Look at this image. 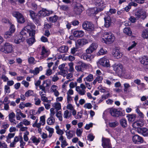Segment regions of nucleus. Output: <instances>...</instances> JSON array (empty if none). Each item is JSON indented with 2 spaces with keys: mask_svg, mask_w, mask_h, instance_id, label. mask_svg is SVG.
I'll return each instance as SVG.
<instances>
[{
  "mask_svg": "<svg viewBox=\"0 0 148 148\" xmlns=\"http://www.w3.org/2000/svg\"><path fill=\"white\" fill-rule=\"evenodd\" d=\"M10 87L7 85H5L4 86V92L5 94L8 95L10 92Z\"/></svg>",
  "mask_w": 148,
  "mask_h": 148,
  "instance_id": "obj_57",
  "label": "nucleus"
},
{
  "mask_svg": "<svg viewBox=\"0 0 148 148\" xmlns=\"http://www.w3.org/2000/svg\"><path fill=\"white\" fill-rule=\"evenodd\" d=\"M15 136V133H9L6 137V141L8 143L10 142V139Z\"/></svg>",
  "mask_w": 148,
  "mask_h": 148,
  "instance_id": "obj_40",
  "label": "nucleus"
},
{
  "mask_svg": "<svg viewBox=\"0 0 148 148\" xmlns=\"http://www.w3.org/2000/svg\"><path fill=\"white\" fill-rule=\"evenodd\" d=\"M29 12L30 16L33 19H35L36 18L37 16L33 11L30 10L29 11Z\"/></svg>",
  "mask_w": 148,
  "mask_h": 148,
  "instance_id": "obj_49",
  "label": "nucleus"
},
{
  "mask_svg": "<svg viewBox=\"0 0 148 148\" xmlns=\"http://www.w3.org/2000/svg\"><path fill=\"white\" fill-rule=\"evenodd\" d=\"M97 64L98 65L104 67H108L110 66L109 60L105 56L99 59L97 62Z\"/></svg>",
  "mask_w": 148,
  "mask_h": 148,
  "instance_id": "obj_3",
  "label": "nucleus"
},
{
  "mask_svg": "<svg viewBox=\"0 0 148 148\" xmlns=\"http://www.w3.org/2000/svg\"><path fill=\"white\" fill-rule=\"evenodd\" d=\"M138 132L144 136H148V129L146 128H140L137 129Z\"/></svg>",
  "mask_w": 148,
  "mask_h": 148,
  "instance_id": "obj_19",
  "label": "nucleus"
},
{
  "mask_svg": "<svg viewBox=\"0 0 148 148\" xmlns=\"http://www.w3.org/2000/svg\"><path fill=\"white\" fill-rule=\"evenodd\" d=\"M133 142L136 144H138V143H143L144 140L143 138L141 136L137 135H136L133 136L132 138Z\"/></svg>",
  "mask_w": 148,
  "mask_h": 148,
  "instance_id": "obj_14",
  "label": "nucleus"
},
{
  "mask_svg": "<svg viewBox=\"0 0 148 148\" xmlns=\"http://www.w3.org/2000/svg\"><path fill=\"white\" fill-rule=\"evenodd\" d=\"M143 120L140 119L134 122L132 126L134 128H137L139 127H142L144 125Z\"/></svg>",
  "mask_w": 148,
  "mask_h": 148,
  "instance_id": "obj_21",
  "label": "nucleus"
},
{
  "mask_svg": "<svg viewBox=\"0 0 148 148\" xmlns=\"http://www.w3.org/2000/svg\"><path fill=\"white\" fill-rule=\"evenodd\" d=\"M35 121L34 123L32 124V126L33 127H36L37 128L40 127V124L39 122L38 123V117L36 118V119H35Z\"/></svg>",
  "mask_w": 148,
  "mask_h": 148,
  "instance_id": "obj_54",
  "label": "nucleus"
},
{
  "mask_svg": "<svg viewBox=\"0 0 148 148\" xmlns=\"http://www.w3.org/2000/svg\"><path fill=\"white\" fill-rule=\"evenodd\" d=\"M105 21L104 25L106 27H110L112 24L111 19L109 16L105 17L104 18Z\"/></svg>",
  "mask_w": 148,
  "mask_h": 148,
  "instance_id": "obj_24",
  "label": "nucleus"
},
{
  "mask_svg": "<svg viewBox=\"0 0 148 148\" xmlns=\"http://www.w3.org/2000/svg\"><path fill=\"white\" fill-rule=\"evenodd\" d=\"M102 42L106 43H111L115 40L113 34L111 33L106 32L101 36Z\"/></svg>",
  "mask_w": 148,
  "mask_h": 148,
  "instance_id": "obj_1",
  "label": "nucleus"
},
{
  "mask_svg": "<svg viewBox=\"0 0 148 148\" xmlns=\"http://www.w3.org/2000/svg\"><path fill=\"white\" fill-rule=\"evenodd\" d=\"M58 86L55 85H53L51 86L50 90L51 92L53 93L54 95L56 97H58L59 95V92L58 89Z\"/></svg>",
  "mask_w": 148,
  "mask_h": 148,
  "instance_id": "obj_17",
  "label": "nucleus"
},
{
  "mask_svg": "<svg viewBox=\"0 0 148 148\" xmlns=\"http://www.w3.org/2000/svg\"><path fill=\"white\" fill-rule=\"evenodd\" d=\"M43 85H44L46 88L49 87L51 84V81L49 79L44 80L43 82Z\"/></svg>",
  "mask_w": 148,
  "mask_h": 148,
  "instance_id": "obj_38",
  "label": "nucleus"
},
{
  "mask_svg": "<svg viewBox=\"0 0 148 148\" xmlns=\"http://www.w3.org/2000/svg\"><path fill=\"white\" fill-rule=\"evenodd\" d=\"M85 57L86 60L88 61H91L95 57V56L93 54H88L86 55Z\"/></svg>",
  "mask_w": 148,
  "mask_h": 148,
  "instance_id": "obj_53",
  "label": "nucleus"
},
{
  "mask_svg": "<svg viewBox=\"0 0 148 148\" xmlns=\"http://www.w3.org/2000/svg\"><path fill=\"white\" fill-rule=\"evenodd\" d=\"M140 62L141 63L144 65H148V57L146 56H144L140 58Z\"/></svg>",
  "mask_w": 148,
  "mask_h": 148,
  "instance_id": "obj_28",
  "label": "nucleus"
},
{
  "mask_svg": "<svg viewBox=\"0 0 148 148\" xmlns=\"http://www.w3.org/2000/svg\"><path fill=\"white\" fill-rule=\"evenodd\" d=\"M120 124L123 127H125L127 126V122L126 120L124 119H121L120 121Z\"/></svg>",
  "mask_w": 148,
  "mask_h": 148,
  "instance_id": "obj_44",
  "label": "nucleus"
},
{
  "mask_svg": "<svg viewBox=\"0 0 148 148\" xmlns=\"http://www.w3.org/2000/svg\"><path fill=\"white\" fill-rule=\"evenodd\" d=\"M45 116L43 115L40 117V121L39 124H40V127L41 125H44L45 123Z\"/></svg>",
  "mask_w": 148,
  "mask_h": 148,
  "instance_id": "obj_36",
  "label": "nucleus"
},
{
  "mask_svg": "<svg viewBox=\"0 0 148 148\" xmlns=\"http://www.w3.org/2000/svg\"><path fill=\"white\" fill-rule=\"evenodd\" d=\"M113 70L116 73L119 75H123L122 73V66L120 64H115L112 66Z\"/></svg>",
  "mask_w": 148,
  "mask_h": 148,
  "instance_id": "obj_7",
  "label": "nucleus"
},
{
  "mask_svg": "<svg viewBox=\"0 0 148 148\" xmlns=\"http://www.w3.org/2000/svg\"><path fill=\"white\" fill-rule=\"evenodd\" d=\"M58 111H56V110L54 108H51L50 109V116H53L56 113V112Z\"/></svg>",
  "mask_w": 148,
  "mask_h": 148,
  "instance_id": "obj_64",
  "label": "nucleus"
},
{
  "mask_svg": "<svg viewBox=\"0 0 148 148\" xmlns=\"http://www.w3.org/2000/svg\"><path fill=\"white\" fill-rule=\"evenodd\" d=\"M77 82H71L69 84V87L70 88L72 89L76 86H77Z\"/></svg>",
  "mask_w": 148,
  "mask_h": 148,
  "instance_id": "obj_59",
  "label": "nucleus"
},
{
  "mask_svg": "<svg viewBox=\"0 0 148 148\" xmlns=\"http://www.w3.org/2000/svg\"><path fill=\"white\" fill-rule=\"evenodd\" d=\"M30 140L36 145H37L40 142V138H38L35 136H33L31 138Z\"/></svg>",
  "mask_w": 148,
  "mask_h": 148,
  "instance_id": "obj_29",
  "label": "nucleus"
},
{
  "mask_svg": "<svg viewBox=\"0 0 148 148\" xmlns=\"http://www.w3.org/2000/svg\"><path fill=\"white\" fill-rule=\"evenodd\" d=\"M93 80V76L92 74H89L86 77L84 78L85 82H91Z\"/></svg>",
  "mask_w": 148,
  "mask_h": 148,
  "instance_id": "obj_32",
  "label": "nucleus"
},
{
  "mask_svg": "<svg viewBox=\"0 0 148 148\" xmlns=\"http://www.w3.org/2000/svg\"><path fill=\"white\" fill-rule=\"evenodd\" d=\"M107 53V51L103 49V48H101L97 53V55L98 56L103 55Z\"/></svg>",
  "mask_w": 148,
  "mask_h": 148,
  "instance_id": "obj_46",
  "label": "nucleus"
},
{
  "mask_svg": "<svg viewBox=\"0 0 148 148\" xmlns=\"http://www.w3.org/2000/svg\"><path fill=\"white\" fill-rule=\"evenodd\" d=\"M71 116V114L69 111L66 110L64 111L63 114V117L66 119H69Z\"/></svg>",
  "mask_w": 148,
  "mask_h": 148,
  "instance_id": "obj_47",
  "label": "nucleus"
},
{
  "mask_svg": "<svg viewBox=\"0 0 148 148\" xmlns=\"http://www.w3.org/2000/svg\"><path fill=\"white\" fill-rule=\"evenodd\" d=\"M102 141V145L103 148H111V145L110 140L109 139L103 137Z\"/></svg>",
  "mask_w": 148,
  "mask_h": 148,
  "instance_id": "obj_11",
  "label": "nucleus"
},
{
  "mask_svg": "<svg viewBox=\"0 0 148 148\" xmlns=\"http://www.w3.org/2000/svg\"><path fill=\"white\" fill-rule=\"evenodd\" d=\"M12 33L10 31L6 32L4 35V37L5 38L8 39L10 38L12 36Z\"/></svg>",
  "mask_w": 148,
  "mask_h": 148,
  "instance_id": "obj_50",
  "label": "nucleus"
},
{
  "mask_svg": "<svg viewBox=\"0 0 148 148\" xmlns=\"http://www.w3.org/2000/svg\"><path fill=\"white\" fill-rule=\"evenodd\" d=\"M73 35L75 37H81L85 34L84 32L82 30H74L73 32Z\"/></svg>",
  "mask_w": 148,
  "mask_h": 148,
  "instance_id": "obj_20",
  "label": "nucleus"
},
{
  "mask_svg": "<svg viewBox=\"0 0 148 148\" xmlns=\"http://www.w3.org/2000/svg\"><path fill=\"white\" fill-rule=\"evenodd\" d=\"M86 89L85 85L83 84H81L80 86L76 87L75 90L79 94L81 95H85L86 93Z\"/></svg>",
  "mask_w": 148,
  "mask_h": 148,
  "instance_id": "obj_6",
  "label": "nucleus"
},
{
  "mask_svg": "<svg viewBox=\"0 0 148 148\" xmlns=\"http://www.w3.org/2000/svg\"><path fill=\"white\" fill-rule=\"evenodd\" d=\"M40 99L41 101L44 102L50 103V101L48 100V98L46 97V95L40 96Z\"/></svg>",
  "mask_w": 148,
  "mask_h": 148,
  "instance_id": "obj_45",
  "label": "nucleus"
},
{
  "mask_svg": "<svg viewBox=\"0 0 148 148\" xmlns=\"http://www.w3.org/2000/svg\"><path fill=\"white\" fill-rule=\"evenodd\" d=\"M16 119L18 120H21V118L20 116V114L21 112V110L18 109L16 110Z\"/></svg>",
  "mask_w": 148,
  "mask_h": 148,
  "instance_id": "obj_41",
  "label": "nucleus"
},
{
  "mask_svg": "<svg viewBox=\"0 0 148 148\" xmlns=\"http://www.w3.org/2000/svg\"><path fill=\"white\" fill-rule=\"evenodd\" d=\"M53 107L56 109V111L61 109V105L60 103L58 102L54 103L52 105Z\"/></svg>",
  "mask_w": 148,
  "mask_h": 148,
  "instance_id": "obj_35",
  "label": "nucleus"
},
{
  "mask_svg": "<svg viewBox=\"0 0 148 148\" xmlns=\"http://www.w3.org/2000/svg\"><path fill=\"white\" fill-rule=\"evenodd\" d=\"M142 37L145 38H148V29H145L143 32Z\"/></svg>",
  "mask_w": 148,
  "mask_h": 148,
  "instance_id": "obj_56",
  "label": "nucleus"
},
{
  "mask_svg": "<svg viewBox=\"0 0 148 148\" xmlns=\"http://www.w3.org/2000/svg\"><path fill=\"white\" fill-rule=\"evenodd\" d=\"M127 117L128 118V121L130 122H132L134 121L136 116L134 114H131L128 115Z\"/></svg>",
  "mask_w": 148,
  "mask_h": 148,
  "instance_id": "obj_48",
  "label": "nucleus"
},
{
  "mask_svg": "<svg viewBox=\"0 0 148 148\" xmlns=\"http://www.w3.org/2000/svg\"><path fill=\"white\" fill-rule=\"evenodd\" d=\"M50 21L53 23L56 22L58 19V17L56 16H53L50 17L49 18Z\"/></svg>",
  "mask_w": 148,
  "mask_h": 148,
  "instance_id": "obj_58",
  "label": "nucleus"
},
{
  "mask_svg": "<svg viewBox=\"0 0 148 148\" xmlns=\"http://www.w3.org/2000/svg\"><path fill=\"white\" fill-rule=\"evenodd\" d=\"M123 32L124 33L128 36L132 35V31L129 27L125 28L123 29Z\"/></svg>",
  "mask_w": 148,
  "mask_h": 148,
  "instance_id": "obj_33",
  "label": "nucleus"
},
{
  "mask_svg": "<svg viewBox=\"0 0 148 148\" xmlns=\"http://www.w3.org/2000/svg\"><path fill=\"white\" fill-rule=\"evenodd\" d=\"M135 15L136 18L138 19L141 17V16H143L142 18L143 19H144L146 17L145 12L141 10H140L136 12L135 13Z\"/></svg>",
  "mask_w": 148,
  "mask_h": 148,
  "instance_id": "obj_18",
  "label": "nucleus"
},
{
  "mask_svg": "<svg viewBox=\"0 0 148 148\" xmlns=\"http://www.w3.org/2000/svg\"><path fill=\"white\" fill-rule=\"evenodd\" d=\"M30 29V27L29 26H27V25L24 27L20 33L21 35H22L21 36H26L27 33V30H29Z\"/></svg>",
  "mask_w": 148,
  "mask_h": 148,
  "instance_id": "obj_27",
  "label": "nucleus"
},
{
  "mask_svg": "<svg viewBox=\"0 0 148 148\" xmlns=\"http://www.w3.org/2000/svg\"><path fill=\"white\" fill-rule=\"evenodd\" d=\"M13 16L16 18L17 22L21 23L25 22V19L23 16L21 14L18 12H14L12 13Z\"/></svg>",
  "mask_w": 148,
  "mask_h": 148,
  "instance_id": "obj_4",
  "label": "nucleus"
},
{
  "mask_svg": "<svg viewBox=\"0 0 148 148\" xmlns=\"http://www.w3.org/2000/svg\"><path fill=\"white\" fill-rule=\"evenodd\" d=\"M59 50L60 52L65 53L68 50V47L66 46H62L59 49Z\"/></svg>",
  "mask_w": 148,
  "mask_h": 148,
  "instance_id": "obj_39",
  "label": "nucleus"
},
{
  "mask_svg": "<svg viewBox=\"0 0 148 148\" xmlns=\"http://www.w3.org/2000/svg\"><path fill=\"white\" fill-rule=\"evenodd\" d=\"M98 47L97 44L96 42L92 43L86 49V52L87 54H90L96 50Z\"/></svg>",
  "mask_w": 148,
  "mask_h": 148,
  "instance_id": "obj_8",
  "label": "nucleus"
},
{
  "mask_svg": "<svg viewBox=\"0 0 148 148\" xmlns=\"http://www.w3.org/2000/svg\"><path fill=\"white\" fill-rule=\"evenodd\" d=\"M47 121L48 124L52 125L55 122V120L53 116H50V117L47 120Z\"/></svg>",
  "mask_w": 148,
  "mask_h": 148,
  "instance_id": "obj_34",
  "label": "nucleus"
},
{
  "mask_svg": "<svg viewBox=\"0 0 148 148\" xmlns=\"http://www.w3.org/2000/svg\"><path fill=\"white\" fill-rule=\"evenodd\" d=\"M124 87V91L125 92H127L128 89L130 87V86L129 84L125 83L123 84Z\"/></svg>",
  "mask_w": 148,
  "mask_h": 148,
  "instance_id": "obj_62",
  "label": "nucleus"
},
{
  "mask_svg": "<svg viewBox=\"0 0 148 148\" xmlns=\"http://www.w3.org/2000/svg\"><path fill=\"white\" fill-rule=\"evenodd\" d=\"M92 3L96 6L99 7L100 10L101 11L104 8L105 3L103 0H92Z\"/></svg>",
  "mask_w": 148,
  "mask_h": 148,
  "instance_id": "obj_9",
  "label": "nucleus"
},
{
  "mask_svg": "<svg viewBox=\"0 0 148 148\" xmlns=\"http://www.w3.org/2000/svg\"><path fill=\"white\" fill-rule=\"evenodd\" d=\"M82 27L84 29L89 32H92L94 29L93 24L88 21L84 22L82 24Z\"/></svg>",
  "mask_w": 148,
  "mask_h": 148,
  "instance_id": "obj_5",
  "label": "nucleus"
},
{
  "mask_svg": "<svg viewBox=\"0 0 148 148\" xmlns=\"http://www.w3.org/2000/svg\"><path fill=\"white\" fill-rule=\"evenodd\" d=\"M42 69V67L41 66H40L39 67L35 68L34 70H31L30 72L33 73L34 75H36L38 74L40 71H41Z\"/></svg>",
  "mask_w": 148,
  "mask_h": 148,
  "instance_id": "obj_31",
  "label": "nucleus"
},
{
  "mask_svg": "<svg viewBox=\"0 0 148 148\" xmlns=\"http://www.w3.org/2000/svg\"><path fill=\"white\" fill-rule=\"evenodd\" d=\"M69 71L71 72H73L74 71V69L73 67V62H70L69 64Z\"/></svg>",
  "mask_w": 148,
  "mask_h": 148,
  "instance_id": "obj_61",
  "label": "nucleus"
},
{
  "mask_svg": "<svg viewBox=\"0 0 148 148\" xmlns=\"http://www.w3.org/2000/svg\"><path fill=\"white\" fill-rule=\"evenodd\" d=\"M53 11L51 10H48L46 9L42 8L38 12V14L41 16L45 17L48 16L50 14H52Z\"/></svg>",
  "mask_w": 148,
  "mask_h": 148,
  "instance_id": "obj_12",
  "label": "nucleus"
},
{
  "mask_svg": "<svg viewBox=\"0 0 148 148\" xmlns=\"http://www.w3.org/2000/svg\"><path fill=\"white\" fill-rule=\"evenodd\" d=\"M45 128V130L49 132V134L48 137L49 138H50L52 136V134L54 132L53 129L50 127L48 125L46 126Z\"/></svg>",
  "mask_w": 148,
  "mask_h": 148,
  "instance_id": "obj_30",
  "label": "nucleus"
},
{
  "mask_svg": "<svg viewBox=\"0 0 148 148\" xmlns=\"http://www.w3.org/2000/svg\"><path fill=\"white\" fill-rule=\"evenodd\" d=\"M49 54V50H47L44 47H42L41 52V56L40 58L42 59L44 58L47 56Z\"/></svg>",
  "mask_w": 148,
  "mask_h": 148,
  "instance_id": "obj_22",
  "label": "nucleus"
},
{
  "mask_svg": "<svg viewBox=\"0 0 148 148\" xmlns=\"http://www.w3.org/2000/svg\"><path fill=\"white\" fill-rule=\"evenodd\" d=\"M55 129L56 130V133L62 136V135L63 134L64 132L60 128V127L59 125H57L55 127Z\"/></svg>",
  "mask_w": 148,
  "mask_h": 148,
  "instance_id": "obj_42",
  "label": "nucleus"
},
{
  "mask_svg": "<svg viewBox=\"0 0 148 148\" xmlns=\"http://www.w3.org/2000/svg\"><path fill=\"white\" fill-rule=\"evenodd\" d=\"M66 64H62L60 65L58 67L59 69L61 71V74L63 75L64 77L66 75L67 72L66 70H65L64 69Z\"/></svg>",
  "mask_w": 148,
  "mask_h": 148,
  "instance_id": "obj_26",
  "label": "nucleus"
},
{
  "mask_svg": "<svg viewBox=\"0 0 148 148\" xmlns=\"http://www.w3.org/2000/svg\"><path fill=\"white\" fill-rule=\"evenodd\" d=\"M112 54L114 58L119 59L121 58L123 55L122 53L120 50L116 48L113 49L112 53Z\"/></svg>",
  "mask_w": 148,
  "mask_h": 148,
  "instance_id": "obj_10",
  "label": "nucleus"
},
{
  "mask_svg": "<svg viewBox=\"0 0 148 148\" xmlns=\"http://www.w3.org/2000/svg\"><path fill=\"white\" fill-rule=\"evenodd\" d=\"M59 6L60 8V9L61 10L66 11L69 10V7L66 5H59Z\"/></svg>",
  "mask_w": 148,
  "mask_h": 148,
  "instance_id": "obj_51",
  "label": "nucleus"
},
{
  "mask_svg": "<svg viewBox=\"0 0 148 148\" xmlns=\"http://www.w3.org/2000/svg\"><path fill=\"white\" fill-rule=\"evenodd\" d=\"M56 115L58 118L59 120L61 121L62 120V112L61 111L57 112L56 114Z\"/></svg>",
  "mask_w": 148,
  "mask_h": 148,
  "instance_id": "obj_55",
  "label": "nucleus"
},
{
  "mask_svg": "<svg viewBox=\"0 0 148 148\" xmlns=\"http://www.w3.org/2000/svg\"><path fill=\"white\" fill-rule=\"evenodd\" d=\"M99 11H100V8H97L96 7H95L94 8H92L90 10L91 14L92 15H94V14H97Z\"/></svg>",
  "mask_w": 148,
  "mask_h": 148,
  "instance_id": "obj_37",
  "label": "nucleus"
},
{
  "mask_svg": "<svg viewBox=\"0 0 148 148\" xmlns=\"http://www.w3.org/2000/svg\"><path fill=\"white\" fill-rule=\"evenodd\" d=\"M30 27L29 30H27V33L30 36L33 37L35 34V31L34 30L36 28L35 26L33 24L29 23L27 25Z\"/></svg>",
  "mask_w": 148,
  "mask_h": 148,
  "instance_id": "obj_15",
  "label": "nucleus"
},
{
  "mask_svg": "<svg viewBox=\"0 0 148 148\" xmlns=\"http://www.w3.org/2000/svg\"><path fill=\"white\" fill-rule=\"evenodd\" d=\"M108 112H109L112 116H117V109L114 108H110L105 110L103 113V116L106 114Z\"/></svg>",
  "mask_w": 148,
  "mask_h": 148,
  "instance_id": "obj_13",
  "label": "nucleus"
},
{
  "mask_svg": "<svg viewBox=\"0 0 148 148\" xmlns=\"http://www.w3.org/2000/svg\"><path fill=\"white\" fill-rule=\"evenodd\" d=\"M65 132L67 138L69 139L72 138L75 135L74 132L73 130H66Z\"/></svg>",
  "mask_w": 148,
  "mask_h": 148,
  "instance_id": "obj_25",
  "label": "nucleus"
},
{
  "mask_svg": "<svg viewBox=\"0 0 148 148\" xmlns=\"http://www.w3.org/2000/svg\"><path fill=\"white\" fill-rule=\"evenodd\" d=\"M25 38V37L23 36H16L15 37L14 42L16 44H19L24 40Z\"/></svg>",
  "mask_w": 148,
  "mask_h": 148,
  "instance_id": "obj_23",
  "label": "nucleus"
},
{
  "mask_svg": "<svg viewBox=\"0 0 148 148\" xmlns=\"http://www.w3.org/2000/svg\"><path fill=\"white\" fill-rule=\"evenodd\" d=\"M34 91L31 90H29L27 91L25 93V95L26 97H28L34 95Z\"/></svg>",
  "mask_w": 148,
  "mask_h": 148,
  "instance_id": "obj_43",
  "label": "nucleus"
},
{
  "mask_svg": "<svg viewBox=\"0 0 148 148\" xmlns=\"http://www.w3.org/2000/svg\"><path fill=\"white\" fill-rule=\"evenodd\" d=\"M35 38L34 37L27 39V42L29 45H32L35 42Z\"/></svg>",
  "mask_w": 148,
  "mask_h": 148,
  "instance_id": "obj_52",
  "label": "nucleus"
},
{
  "mask_svg": "<svg viewBox=\"0 0 148 148\" xmlns=\"http://www.w3.org/2000/svg\"><path fill=\"white\" fill-rule=\"evenodd\" d=\"M84 8L83 6L80 4L75 5L74 8V12L77 14H80L84 10Z\"/></svg>",
  "mask_w": 148,
  "mask_h": 148,
  "instance_id": "obj_16",
  "label": "nucleus"
},
{
  "mask_svg": "<svg viewBox=\"0 0 148 148\" xmlns=\"http://www.w3.org/2000/svg\"><path fill=\"white\" fill-rule=\"evenodd\" d=\"M86 109H91L92 106L91 104L90 103H85L83 106Z\"/></svg>",
  "mask_w": 148,
  "mask_h": 148,
  "instance_id": "obj_63",
  "label": "nucleus"
},
{
  "mask_svg": "<svg viewBox=\"0 0 148 148\" xmlns=\"http://www.w3.org/2000/svg\"><path fill=\"white\" fill-rule=\"evenodd\" d=\"M9 125L7 122H3L1 125V127L5 130H6L9 127Z\"/></svg>",
  "mask_w": 148,
  "mask_h": 148,
  "instance_id": "obj_60",
  "label": "nucleus"
},
{
  "mask_svg": "<svg viewBox=\"0 0 148 148\" xmlns=\"http://www.w3.org/2000/svg\"><path fill=\"white\" fill-rule=\"evenodd\" d=\"M13 49V45L12 44L9 42H5L1 48L0 51L5 53L8 54L12 53Z\"/></svg>",
  "mask_w": 148,
  "mask_h": 148,
  "instance_id": "obj_2",
  "label": "nucleus"
}]
</instances>
